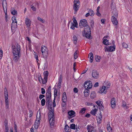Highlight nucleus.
Listing matches in <instances>:
<instances>
[{
    "mask_svg": "<svg viewBox=\"0 0 132 132\" xmlns=\"http://www.w3.org/2000/svg\"><path fill=\"white\" fill-rule=\"evenodd\" d=\"M77 51H76L74 53V58L75 59H76L78 57V55H77Z\"/></svg>",
    "mask_w": 132,
    "mask_h": 132,
    "instance_id": "nucleus-46",
    "label": "nucleus"
},
{
    "mask_svg": "<svg viewBox=\"0 0 132 132\" xmlns=\"http://www.w3.org/2000/svg\"><path fill=\"white\" fill-rule=\"evenodd\" d=\"M41 50L43 56L46 59L48 55V51L47 48L44 46H42L41 47Z\"/></svg>",
    "mask_w": 132,
    "mask_h": 132,
    "instance_id": "nucleus-4",
    "label": "nucleus"
},
{
    "mask_svg": "<svg viewBox=\"0 0 132 132\" xmlns=\"http://www.w3.org/2000/svg\"><path fill=\"white\" fill-rule=\"evenodd\" d=\"M40 124V121L39 120H37L35 122V125L37 126H38Z\"/></svg>",
    "mask_w": 132,
    "mask_h": 132,
    "instance_id": "nucleus-43",
    "label": "nucleus"
},
{
    "mask_svg": "<svg viewBox=\"0 0 132 132\" xmlns=\"http://www.w3.org/2000/svg\"><path fill=\"white\" fill-rule=\"evenodd\" d=\"M57 90L55 89L54 90V98H56V96H57Z\"/></svg>",
    "mask_w": 132,
    "mask_h": 132,
    "instance_id": "nucleus-47",
    "label": "nucleus"
},
{
    "mask_svg": "<svg viewBox=\"0 0 132 132\" xmlns=\"http://www.w3.org/2000/svg\"><path fill=\"white\" fill-rule=\"evenodd\" d=\"M117 17H116L112 16L111 18L112 22L113 24L115 25V28L116 29L117 28V25L118 23V21L117 19Z\"/></svg>",
    "mask_w": 132,
    "mask_h": 132,
    "instance_id": "nucleus-8",
    "label": "nucleus"
},
{
    "mask_svg": "<svg viewBox=\"0 0 132 132\" xmlns=\"http://www.w3.org/2000/svg\"><path fill=\"white\" fill-rule=\"evenodd\" d=\"M79 4L74 3L73 5V9L74 10V13L76 14L77 12L79 10Z\"/></svg>",
    "mask_w": 132,
    "mask_h": 132,
    "instance_id": "nucleus-15",
    "label": "nucleus"
},
{
    "mask_svg": "<svg viewBox=\"0 0 132 132\" xmlns=\"http://www.w3.org/2000/svg\"><path fill=\"white\" fill-rule=\"evenodd\" d=\"M75 127L76 125L75 124H71L70 128L73 129H75Z\"/></svg>",
    "mask_w": 132,
    "mask_h": 132,
    "instance_id": "nucleus-40",
    "label": "nucleus"
},
{
    "mask_svg": "<svg viewBox=\"0 0 132 132\" xmlns=\"http://www.w3.org/2000/svg\"><path fill=\"white\" fill-rule=\"evenodd\" d=\"M116 49V46L115 45L113 46H110L109 48H106L105 49V51H109L110 52H112L114 51Z\"/></svg>",
    "mask_w": 132,
    "mask_h": 132,
    "instance_id": "nucleus-14",
    "label": "nucleus"
},
{
    "mask_svg": "<svg viewBox=\"0 0 132 132\" xmlns=\"http://www.w3.org/2000/svg\"><path fill=\"white\" fill-rule=\"evenodd\" d=\"M86 109L85 108H83L81 109L80 111L79 112L80 113H81L82 114H83L85 113L86 111Z\"/></svg>",
    "mask_w": 132,
    "mask_h": 132,
    "instance_id": "nucleus-37",
    "label": "nucleus"
},
{
    "mask_svg": "<svg viewBox=\"0 0 132 132\" xmlns=\"http://www.w3.org/2000/svg\"><path fill=\"white\" fill-rule=\"evenodd\" d=\"M84 86L85 89H91L92 86L91 82L90 81H86L84 83Z\"/></svg>",
    "mask_w": 132,
    "mask_h": 132,
    "instance_id": "nucleus-6",
    "label": "nucleus"
},
{
    "mask_svg": "<svg viewBox=\"0 0 132 132\" xmlns=\"http://www.w3.org/2000/svg\"><path fill=\"white\" fill-rule=\"evenodd\" d=\"M64 130L65 131L67 132H69V127L68 125H66L65 126V127L64 128Z\"/></svg>",
    "mask_w": 132,
    "mask_h": 132,
    "instance_id": "nucleus-34",
    "label": "nucleus"
},
{
    "mask_svg": "<svg viewBox=\"0 0 132 132\" xmlns=\"http://www.w3.org/2000/svg\"><path fill=\"white\" fill-rule=\"evenodd\" d=\"M50 111L48 113V119L49 122L51 126H53L54 124L55 118L54 113V108L51 107V108L49 109Z\"/></svg>",
    "mask_w": 132,
    "mask_h": 132,
    "instance_id": "nucleus-1",
    "label": "nucleus"
},
{
    "mask_svg": "<svg viewBox=\"0 0 132 132\" xmlns=\"http://www.w3.org/2000/svg\"><path fill=\"white\" fill-rule=\"evenodd\" d=\"M78 25L74 24L72 22L71 26L70 27V28L72 30H74L75 29V27L76 28L78 27Z\"/></svg>",
    "mask_w": 132,
    "mask_h": 132,
    "instance_id": "nucleus-31",
    "label": "nucleus"
},
{
    "mask_svg": "<svg viewBox=\"0 0 132 132\" xmlns=\"http://www.w3.org/2000/svg\"><path fill=\"white\" fill-rule=\"evenodd\" d=\"M75 113V112L73 110H71L68 112V114L70 116H72Z\"/></svg>",
    "mask_w": 132,
    "mask_h": 132,
    "instance_id": "nucleus-36",
    "label": "nucleus"
},
{
    "mask_svg": "<svg viewBox=\"0 0 132 132\" xmlns=\"http://www.w3.org/2000/svg\"><path fill=\"white\" fill-rule=\"evenodd\" d=\"M5 13V20L6 21H7V9H6V12H4Z\"/></svg>",
    "mask_w": 132,
    "mask_h": 132,
    "instance_id": "nucleus-53",
    "label": "nucleus"
},
{
    "mask_svg": "<svg viewBox=\"0 0 132 132\" xmlns=\"http://www.w3.org/2000/svg\"><path fill=\"white\" fill-rule=\"evenodd\" d=\"M12 22H17L16 20L15 16H13L12 18Z\"/></svg>",
    "mask_w": 132,
    "mask_h": 132,
    "instance_id": "nucleus-52",
    "label": "nucleus"
},
{
    "mask_svg": "<svg viewBox=\"0 0 132 132\" xmlns=\"http://www.w3.org/2000/svg\"><path fill=\"white\" fill-rule=\"evenodd\" d=\"M56 98H54V99L53 101V107H55L56 106V103L55 102Z\"/></svg>",
    "mask_w": 132,
    "mask_h": 132,
    "instance_id": "nucleus-61",
    "label": "nucleus"
},
{
    "mask_svg": "<svg viewBox=\"0 0 132 132\" xmlns=\"http://www.w3.org/2000/svg\"><path fill=\"white\" fill-rule=\"evenodd\" d=\"M17 26V23L15 22H12L11 24V29L12 31L14 32L15 31V29Z\"/></svg>",
    "mask_w": 132,
    "mask_h": 132,
    "instance_id": "nucleus-18",
    "label": "nucleus"
},
{
    "mask_svg": "<svg viewBox=\"0 0 132 132\" xmlns=\"http://www.w3.org/2000/svg\"><path fill=\"white\" fill-rule=\"evenodd\" d=\"M111 9L112 10V16L114 17H118V14L117 11L115 9L116 7L113 4V2H112V4H111Z\"/></svg>",
    "mask_w": 132,
    "mask_h": 132,
    "instance_id": "nucleus-5",
    "label": "nucleus"
},
{
    "mask_svg": "<svg viewBox=\"0 0 132 132\" xmlns=\"http://www.w3.org/2000/svg\"><path fill=\"white\" fill-rule=\"evenodd\" d=\"M67 100V98L66 93L65 92H64L63 94V96L62 98V101L63 102L65 103L66 102Z\"/></svg>",
    "mask_w": 132,
    "mask_h": 132,
    "instance_id": "nucleus-21",
    "label": "nucleus"
},
{
    "mask_svg": "<svg viewBox=\"0 0 132 132\" xmlns=\"http://www.w3.org/2000/svg\"><path fill=\"white\" fill-rule=\"evenodd\" d=\"M122 46L125 48H127L128 47V45L126 43L123 42L122 44Z\"/></svg>",
    "mask_w": 132,
    "mask_h": 132,
    "instance_id": "nucleus-41",
    "label": "nucleus"
},
{
    "mask_svg": "<svg viewBox=\"0 0 132 132\" xmlns=\"http://www.w3.org/2000/svg\"><path fill=\"white\" fill-rule=\"evenodd\" d=\"M31 7L32 9V10L34 11H36V8L33 5H31Z\"/></svg>",
    "mask_w": 132,
    "mask_h": 132,
    "instance_id": "nucleus-57",
    "label": "nucleus"
},
{
    "mask_svg": "<svg viewBox=\"0 0 132 132\" xmlns=\"http://www.w3.org/2000/svg\"><path fill=\"white\" fill-rule=\"evenodd\" d=\"M37 19L38 20L40 21L42 23L44 22V20L39 17H38Z\"/></svg>",
    "mask_w": 132,
    "mask_h": 132,
    "instance_id": "nucleus-55",
    "label": "nucleus"
},
{
    "mask_svg": "<svg viewBox=\"0 0 132 132\" xmlns=\"http://www.w3.org/2000/svg\"><path fill=\"white\" fill-rule=\"evenodd\" d=\"M73 23L74 24L78 25L77 22L76 20V18L75 16H73Z\"/></svg>",
    "mask_w": 132,
    "mask_h": 132,
    "instance_id": "nucleus-39",
    "label": "nucleus"
},
{
    "mask_svg": "<svg viewBox=\"0 0 132 132\" xmlns=\"http://www.w3.org/2000/svg\"><path fill=\"white\" fill-rule=\"evenodd\" d=\"M89 56H90L89 61L90 62L92 63L93 62V54L92 53H90L89 55Z\"/></svg>",
    "mask_w": 132,
    "mask_h": 132,
    "instance_id": "nucleus-29",
    "label": "nucleus"
},
{
    "mask_svg": "<svg viewBox=\"0 0 132 132\" xmlns=\"http://www.w3.org/2000/svg\"><path fill=\"white\" fill-rule=\"evenodd\" d=\"M38 79L39 81L40 82L41 81H42V83H43V81H44V80L42 77L41 76H38Z\"/></svg>",
    "mask_w": 132,
    "mask_h": 132,
    "instance_id": "nucleus-51",
    "label": "nucleus"
},
{
    "mask_svg": "<svg viewBox=\"0 0 132 132\" xmlns=\"http://www.w3.org/2000/svg\"><path fill=\"white\" fill-rule=\"evenodd\" d=\"M116 100L115 98H112L111 100V105L112 108L114 109L115 108Z\"/></svg>",
    "mask_w": 132,
    "mask_h": 132,
    "instance_id": "nucleus-17",
    "label": "nucleus"
},
{
    "mask_svg": "<svg viewBox=\"0 0 132 132\" xmlns=\"http://www.w3.org/2000/svg\"><path fill=\"white\" fill-rule=\"evenodd\" d=\"M88 13H87L85 15V16L88 17L89 15L90 16H94L95 13L94 11L91 9H89Z\"/></svg>",
    "mask_w": 132,
    "mask_h": 132,
    "instance_id": "nucleus-12",
    "label": "nucleus"
},
{
    "mask_svg": "<svg viewBox=\"0 0 132 132\" xmlns=\"http://www.w3.org/2000/svg\"><path fill=\"white\" fill-rule=\"evenodd\" d=\"M62 75H60V76L59 77V82L61 83L62 81Z\"/></svg>",
    "mask_w": 132,
    "mask_h": 132,
    "instance_id": "nucleus-49",
    "label": "nucleus"
},
{
    "mask_svg": "<svg viewBox=\"0 0 132 132\" xmlns=\"http://www.w3.org/2000/svg\"><path fill=\"white\" fill-rule=\"evenodd\" d=\"M80 3V2L79 0H74V3L79 4Z\"/></svg>",
    "mask_w": 132,
    "mask_h": 132,
    "instance_id": "nucleus-56",
    "label": "nucleus"
},
{
    "mask_svg": "<svg viewBox=\"0 0 132 132\" xmlns=\"http://www.w3.org/2000/svg\"><path fill=\"white\" fill-rule=\"evenodd\" d=\"M46 105H47L49 109L51 108V104L52 103V101L51 100H46Z\"/></svg>",
    "mask_w": 132,
    "mask_h": 132,
    "instance_id": "nucleus-19",
    "label": "nucleus"
},
{
    "mask_svg": "<svg viewBox=\"0 0 132 132\" xmlns=\"http://www.w3.org/2000/svg\"><path fill=\"white\" fill-rule=\"evenodd\" d=\"M103 43L105 45H109L110 44L109 42V40L106 39H104L103 41Z\"/></svg>",
    "mask_w": 132,
    "mask_h": 132,
    "instance_id": "nucleus-30",
    "label": "nucleus"
},
{
    "mask_svg": "<svg viewBox=\"0 0 132 132\" xmlns=\"http://www.w3.org/2000/svg\"><path fill=\"white\" fill-rule=\"evenodd\" d=\"M51 86H50L47 89L46 93V95H47V94H51Z\"/></svg>",
    "mask_w": 132,
    "mask_h": 132,
    "instance_id": "nucleus-33",
    "label": "nucleus"
},
{
    "mask_svg": "<svg viewBox=\"0 0 132 132\" xmlns=\"http://www.w3.org/2000/svg\"><path fill=\"white\" fill-rule=\"evenodd\" d=\"M13 60L15 62H17L19 59V57L20 56V54H13Z\"/></svg>",
    "mask_w": 132,
    "mask_h": 132,
    "instance_id": "nucleus-13",
    "label": "nucleus"
},
{
    "mask_svg": "<svg viewBox=\"0 0 132 132\" xmlns=\"http://www.w3.org/2000/svg\"><path fill=\"white\" fill-rule=\"evenodd\" d=\"M40 113L39 112V115H38L37 114H37L36 115V119L37 120H39L40 119Z\"/></svg>",
    "mask_w": 132,
    "mask_h": 132,
    "instance_id": "nucleus-54",
    "label": "nucleus"
},
{
    "mask_svg": "<svg viewBox=\"0 0 132 132\" xmlns=\"http://www.w3.org/2000/svg\"><path fill=\"white\" fill-rule=\"evenodd\" d=\"M73 91L75 93H77L78 92V90L76 88H73Z\"/></svg>",
    "mask_w": 132,
    "mask_h": 132,
    "instance_id": "nucleus-64",
    "label": "nucleus"
},
{
    "mask_svg": "<svg viewBox=\"0 0 132 132\" xmlns=\"http://www.w3.org/2000/svg\"><path fill=\"white\" fill-rule=\"evenodd\" d=\"M45 96L44 95L40 94L39 96V98L40 100L41 99L43 98Z\"/></svg>",
    "mask_w": 132,
    "mask_h": 132,
    "instance_id": "nucleus-62",
    "label": "nucleus"
},
{
    "mask_svg": "<svg viewBox=\"0 0 132 132\" xmlns=\"http://www.w3.org/2000/svg\"><path fill=\"white\" fill-rule=\"evenodd\" d=\"M11 13L13 15H15L16 14H17V11L15 10H13L11 12Z\"/></svg>",
    "mask_w": 132,
    "mask_h": 132,
    "instance_id": "nucleus-50",
    "label": "nucleus"
},
{
    "mask_svg": "<svg viewBox=\"0 0 132 132\" xmlns=\"http://www.w3.org/2000/svg\"><path fill=\"white\" fill-rule=\"evenodd\" d=\"M107 129L108 130L109 132H112V129L111 127L110 126V123L108 122L107 126Z\"/></svg>",
    "mask_w": 132,
    "mask_h": 132,
    "instance_id": "nucleus-28",
    "label": "nucleus"
},
{
    "mask_svg": "<svg viewBox=\"0 0 132 132\" xmlns=\"http://www.w3.org/2000/svg\"><path fill=\"white\" fill-rule=\"evenodd\" d=\"M95 59L96 62H100L101 58L100 56L96 55L95 56Z\"/></svg>",
    "mask_w": 132,
    "mask_h": 132,
    "instance_id": "nucleus-32",
    "label": "nucleus"
},
{
    "mask_svg": "<svg viewBox=\"0 0 132 132\" xmlns=\"http://www.w3.org/2000/svg\"><path fill=\"white\" fill-rule=\"evenodd\" d=\"M92 75L93 78L96 79L98 78L99 75L98 73L96 70H94L92 71Z\"/></svg>",
    "mask_w": 132,
    "mask_h": 132,
    "instance_id": "nucleus-9",
    "label": "nucleus"
},
{
    "mask_svg": "<svg viewBox=\"0 0 132 132\" xmlns=\"http://www.w3.org/2000/svg\"><path fill=\"white\" fill-rule=\"evenodd\" d=\"M46 100L51 99V94H47L46 95Z\"/></svg>",
    "mask_w": 132,
    "mask_h": 132,
    "instance_id": "nucleus-38",
    "label": "nucleus"
},
{
    "mask_svg": "<svg viewBox=\"0 0 132 132\" xmlns=\"http://www.w3.org/2000/svg\"><path fill=\"white\" fill-rule=\"evenodd\" d=\"M82 35L84 37L89 39L91 38V32H82Z\"/></svg>",
    "mask_w": 132,
    "mask_h": 132,
    "instance_id": "nucleus-16",
    "label": "nucleus"
},
{
    "mask_svg": "<svg viewBox=\"0 0 132 132\" xmlns=\"http://www.w3.org/2000/svg\"><path fill=\"white\" fill-rule=\"evenodd\" d=\"M41 93L42 94H44L45 93V89L43 88H42L41 89Z\"/></svg>",
    "mask_w": 132,
    "mask_h": 132,
    "instance_id": "nucleus-60",
    "label": "nucleus"
},
{
    "mask_svg": "<svg viewBox=\"0 0 132 132\" xmlns=\"http://www.w3.org/2000/svg\"><path fill=\"white\" fill-rule=\"evenodd\" d=\"M98 107L100 111H103L104 109V107L102 104L98 106Z\"/></svg>",
    "mask_w": 132,
    "mask_h": 132,
    "instance_id": "nucleus-45",
    "label": "nucleus"
},
{
    "mask_svg": "<svg viewBox=\"0 0 132 132\" xmlns=\"http://www.w3.org/2000/svg\"><path fill=\"white\" fill-rule=\"evenodd\" d=\"M109 88V87L107 86L106 87L104 86H102V88L101 89V93H104V94H105L106 92V91L105 90L107 88Z\"/></svg>",
    "mask_w": 132,
    "mask_h": 132,
    "instance_id": "nucleus-26",
    "label": "nucleus"
},
{
    "mask_svg": "<svg viewBox=\"0 0 132 132\" xmlns=\"http://www.w3.org/2000/svg\"><path fill=\"white\" fill-rule=\"evenodd\" d=\"M103 102L101 101H98L96 102V103L98 106L102 104Z\"/></svg>",
    "mask_w": 132,
    "mask_h": 132,
    "instance_id": "nucleus-42",
    "label": "nucleus"
},
{
    "mask_svg": "<svg viewBox=\"0 0 132 132\" xmlns=\"http://www.w3.org/2000/svg\"><path fill=\"white\" fill-rule=\"evenodd\" d=\"M97 12L96 13V14L99 16H101V14L99 12V11H96Z\"/></svg>",
    "mask_w": 132,
    "mask_h": 132,
    "instance_id": "nucleus-63",
    "label": "nucleus"
},
{
    "mask_svg": "<svg viewBox=\"0 0 132 132\" xmlns=\"http://www.w3.org/2000/svg\"><path fill=\"white\" fill-rule=\"evenodd\" d=\"M100 116H101L100 117H98V121L97 120V122L98 123H100L101 122V120H102V115L101 114V112H100Z\"/></svg>",
    "mask_w": 132,
    "mask_h": 132,
    "instance_id": "nucleus-44",
    "label": "nucleus"
},
{
    "mask_svg": "<svg viewBox=\"0 0 132 132\" xmlns=\"http://www.w3.org/2000/svg\"><path fill=\"white\" fill-rule=\"evenodd\" d=\"M89 94V91L88 89H85L84 92V96L86 97H87Z\"/></svg>",
    "mask_w": 132,
    "mask_h": 132,
    "instance_id": "nucleus-24",
    "label": "nucleus"
},
{
    "mask_svg": "<svg viewBox=\"0 0 132 132\" xmlns=\"http://www.w3.org/2000/svg\"><path fill=\"white\" fill-rule=\"evenodd\" d=\"M5 106L7 109H9V103L7 89L6 88L4 89Z\"/></svg>",
    "mask_w": 132,
    "mask_h": 132,
    "instance_id": "nucleus-2",
    "label": "nucleus"
},
{
    "mask_svg": "<svg viewBox=\"0 0 132 132\" xmlns=\"http://www.w3.org/2000/svg\"><path fill=\"white\" fill-rule=\"evenodd\" d=\"M4 126L5 127L7 126L8 123H7V120L6 119H5L4 122Z\"/></svg>",
    "mask_w": 132,
    "mask_h": 132,
    "instance_id": "nucleus-59",
    "label": "nucleus"
},
{
    "mask_svg": "<svg viewBox=\"0 0 132 132\" xmlns=\"http://www.w3.org/2000/svg\"><path fill=\"white\" fill-rule=\"evenodd\" d=\"M91 32L90 28L89 26L88 25L84 27V32Z\"/></svg>",
    "mask_w": 132,
    "mask_h": 132,
    "instance_id": "nucleus-23",
    "label": "nucleus"
},
{
    "mask_svg": "<svg viewBox=\"0 0 132 132\" xmlns=\"http://www.w3.org/2000/svg\"><path fill=\"white\" fill-rule=\"evenodd\" d=\"M29 117H31L32 116V112L31 110H29Z\"/></svg>",
    "mask_w": 132,
    "mask_h": 132,
    "instance_id": "nucleus-58",
    "label": "nucleus"
},
{
    "mask_svg": "<svg viewBox=\"0 0 132 132\" xmlns=\"http://www.w3.org/2000/svg\"><path fill=\"white\" fill-rule=\"evenodd\" d=\"M45 101L44 99H43L41 101V105L42 106H44L45 104Z\"/></svg>",
    "mask_w": 132,
    "mask_h": 132,
    "instance_id": "nucleus-48",
    "label": "nucleus"
},
{
    "mask_svg": "<svg viewBox=\"0 0 132 132\" xmlns=\"http://www.w3.org/2000/svg\"><path fill=\"white\" fill-rule=\"evenodd\" d=\"M96 94L94 91L92 92L90 95V98L92 99H94L96 97Z\"/></svg>",
    "mask_w": 132,
    "mask_h": 132,
    "instance_id": "nucleus-27",
    "label": "nucleus"
},
{
    "mask_svg": "<svg viewBox=\"0 0 132 132\" xmlns=\"http://www.w3.org/2000/svg\"><path fill=\"white\" fill-rule=\"evenodd\" d=\"M12 47L13 54H20V46L18 43Z\"/></svg>",
    "mask_w": 132,
    "mask_h": 132,
    "instance_id": "nucleus-3",
    "label": "nucleus"
},
{
    "mask_svg": "<svg viewBox=\"0 0 132 132\" xmlns=\"http://www.w3.org/2000/svg\"><path fill=\"white\" fill-rule=\"evenodd\" d=\"M48 71H45L43 73L44 75V81H43V84H45L47 81V77L48 75Z\"/></svg>",
    "mask_w": 132,
    "mask_h": 132,
    "instance_id": "nucleus-10",
    "label": "nucleus"
},
{
    "mask_svg": "<svg viewBox=\"0 0 132 132\" xmlns=\"http://www.w3.org/2000/svg\"><path fill=\"white\" fill-rule=\"evenodd\" d=\"M2 7L4 11L5 12V8L7 9V5L6 1H2Z\"/></svg>",
    "mask_w": 132,
    "mask_h": 132,
    "instance_id": "nucleus-22",
    "label": "nucleus"
},
{
    "mask_svg": "<svg viewBox=\"0 0 132 132\" xmlns=\"http://www.w3.org/2000/svg\"><path fill=\"white\" fill-rule=\"evenodd\" d=\"M97 111V109H94L92 110L90 112V113L95 116V114L96 112Z\"/></svg>",
    "mask_w": 132,
    "mask_h": 132,
    "instance_id": "nucleus-35",
    "label": "nucleus"
},
{
    "mask_svg": "<svg viewBox=\"0 0 132 132\" xmlns=\"http://www.w3.org/2000/svg\"><path fill=\"white\" fill-rule=\"evenodd\" d=\"M25 23L28 27H29L31 25V21L28 18H26L25 19Z\"/></svg>",
    "mask_w": 132,
    "mask_h": 132,
    "instance_id": "nucleus-20",
    "label": "nucleus"
},
{
    "mask_svg": "<svg viewBox=\"0 0 132 132\" xmlns=\"http://www.w3.org/2000/svg\"><path fill=\"white\" fill-rule=\"evenodd\" d=\"M87 25V22L86 20L82 19L80 20L79 24V26L80 28H82L84 27H86Z\"/></svg>",
    "mask_w": 132,
    "mask_h": 132,
    "instance_id": "nucleus-7",
    "label": "nucleus"
},
{
    "mask_svg": "<svg viewBox=\"0 0 132 132\" xmlns=\"http://www.w3.org/2000/svg\"><path fill=\"white\" fill-rule=\"evenodd\" d=\"M88 132H96V130L91 125H88L87 127Z\"/></svg>",
    "mask_w": 132,
    "mask_h": 132,
    "instance_id": "nucleus-11",
    "label": "nucleus"
},
{
    "mask_svg": "<svg viewBox=\"0 0 132 132\" xmlns=\"http://www.w3.org/2000/svg\"><path fill=\"white\" fill-rule=\"evenodd\" d=\"M77 40L78 39L77 38L76 36L75 35H74L72 37V41L74 44H76Z\"/></svg>",
    "mask_w": 132,
    "mask_h": 132,
    "instance_id": "nucleus-25",
    "label": "nucleus"
}]
</instances>
